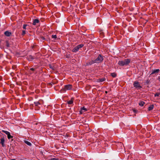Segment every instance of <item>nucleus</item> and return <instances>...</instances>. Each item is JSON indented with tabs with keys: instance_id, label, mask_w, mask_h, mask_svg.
<instances>
[{
	"instance_id": "nucleus-18",
	"label": "nucleus",
	"mask_w": 160,
	"mask_h": 160,
	"mask_svg": "<svg viewBox=\"0 0 160 160\" xmlns=\"http://www.w3.org/2000/svg\"><path fill=\"white\" fill-rule=\"evenodd\" d=\"M145 104L144 102L143 101H141L139 103V105L141 106H143Z\"/></svg>"
},
{
	"instance_id": "nucleus-38",
	"label": "nucleus",
	"mask_w": 160,
	"mask_h": 160,
	"mask_svg": "<svg viewBox=\"0 0 160 160\" xmlns=\"http://www.w3.org/2000/svg\"><path fill=\"white\" fill-rule=\"evenodd\" d=\"M11 160H16V159H11Z\"/></svg>"
},
{
	"instance_id": "nucleus-25",
	"label": "nucleus",
	"mask_w": 160,
	"mask_h": 160,
	"mask_svg": "<svg viewBox=\"0 0 160 160\" xmlns=\"http://www.w3.org/2000/svg\"><path fill=\"white\" fill-rule=\"evenodd\" d=\"M26 34V31L25 30H22V35L23 36L24 35Z\"/></svg>"
},
{
	"instance_id": "nucleus-4",
	"label": "nucleus",
	"mask_w": 160,
	"mask_h": 160,
	"mask_svg": "<svg viewBox=\"0 0 160 160\" xmlns=\"http://www.w3.org/2000/svg\"><path fill=\"white\" fill-rule=\"evenodd\" d=\"M83 46L84 45L83 44L78 45L73 48L72 50V52H76L79 50L80 48H82Z\"/></svg>"
},
{
	"instance_id": "nucleus-22",
	"label": "nucleus",
	"mask_w": 160,
	"mask_h": 160,
	"mask_svg": "<svg viewBox=\"0 0 160 160\" xmlns=\"http://www.w3.org/2000/svg\"><path fill=\"white\" fill-rule=\"evenodd\" d=\"M81 109L82 110H84L85 111H87V109L85 108L84 107H81Z\"/></svg>"
},
{
	"instance_id": "nucleus-16",
	"label": "nucleus",
	"mask_w": 160,
	"mask_h": 160,
	"mask_svg": "<svg viewBox=\"0 0 160 160\" xmlns=\"http://www.w3.org/2000/svg\"><path fill=\"white\" fill-rule=\"evenodd\" d=\"M154 108L153 105H151L148 108V111H150L153 109Z\"/></svg>"
},
{
	"instance_id": "nucleus-17",
	"label": "nucleus",
	"mask_w": 160,
	"mask_h": 160,
	"mask_svg": "<svg viewBox=\"0 0 160 160\" xmlns=\"http://www.w3.org/2000/svg\"><path fill=\"white\" fill-rule=\"evenodd\" d=\"M106 80V79L105 78H100L98 79V82H102L103 81H105Z\"/></svg>"
},
{
	"instance_id": "nucleus-7",
	"label": "nucleus",
	"mask_w": 160,
	"mask_h": 160,
	"mask_svg": "<svg viewBox=\"0 0 160 160\" xmlns=\"http://www.w3.org/2000/svg\"><path fill=\"white\" fill-rule=\"evenodd\" d=\"M27 59L29 61H32L35 58V57L34 56H33L31 55H29L27 57Z\"/></svg>"
},
{
	"instance_id": "nucleus-26",
	"label": "nucleus",
	"mask_w": 160,
	"mask_h": 160,
	"mask_svg": "<svg viewBox=\"0 0 160 160\" xmlns=\"http://www.w3.org/2000/svg\"><path fill=\"white\" fill-rule=\"evenodd\" d=\"M12 69H13V70H15L16 69V68H17V67L16 65H13L12 66Z\"/></svg>"
},
{
	"instance_id": "nucleus-21",
	"label": "nucleus",
	"mask_w": 160,
	"mask_h": 160,
	"mask_svg": "<svg viewBox=\"0 0 160 160\" xmlns=\"http://www.w3.org/2000/svg\"><path fill=\"white\" fill-rule=\"evenodd\" d=\"M6 45L7 47H10L8 41H6Z\"/></svg>"
},
{
	"instance_id": "nucleus-12",
	"label": "nucleus",
	"mask_w": 160,
	"mask_h": 160,
	"mask_svg": "<svg viewBox=\"0 0 160 160\" xmlns=\"http://www.w3.org/2000/svg\"><path fill=\"white\" fill-rule=\"evenodd\" d=\"M39 20L38 19H35L33 21L32 24L33 25H35L36 23H38L39 22Z\"/></svg>"
},
{
	"instance_id": "nucleus-29",
	"label": "nucleus",
	"mask_w": 160,
	"mask_h": 160,
	"mask_svg": "<svg viewBox=\"0 0 160 160\" xmlns=\"http://www.w3.org/2000/svg\"><path fill=\"white\" fill-rule=\"evenodd\" d=\"M27 26V24H24L23 26V28L24 29H26V27Z\"/></svg>"
},
{
	"instance_id": "nucleus-30",
	"label": "nucleus",
	"mask_w": 160,
	"mask_h": 160,
	"mask_svg": "<svg viewBox=\"0 0 160 160\" xmlns=\"http://www.w3.org/2000/svg\"><path fill=\"white\" fill-rule=\"evenodd\" d=\"M51 160H58V158H53L51 159Z\"/></svg>"
},
{
	"instance_id": "nucleus-11",
	"label": "nucleus",
	"mask_w": 160,
	"mask_h": 160,
	"mask_svg": "<svg viewBox=\"0 0 160 160\" xmlns=\"http://www.w3.org/2000/svg\"><path fill=\"white\" fill-rule=\"evenodd\" d=\"M160 71L159 69H157L153 70L152 71V72L151 74H152L155 73H158Z\"/></svg>"
},
{
	"instance_id": "nucleus-33",
	"label": "nucleus",
	"mask_w": 160,
	"mask_h": 160,
	"mask_svg": "<svg viewBox=\"0 0 160 160\" xmlns=\"http://www.w3.org/2000/svg\"><path fill=\"white\" fill-rule=\"evenodd\" d=\"M66 58H69L70 55L69 54L66 55Z\"/></svg>"
},
{
	"instance_id": "nucleus-34",
	"label": "nucleus",
	"mask_w": 160,
	"mask_h": 160,
	"mask_svg": "<svg viewBox=\"0 0 160 160\" xmlns=\"http://www.w3.org/2000/svg\"><path fill=\"white\" fill-rule=\"evenodd\" d=\"M82 113H83L82 110L81 109V110L80 111V113L81 114H82Z\"/></svg>"
},
{
	"instance_id": "nucleus-24",
	"label": "nucleus",
	"mask_w": 160,
	"mask_h": 160,
	"mask_svg": "<svg viewBox=\"0 0 160 160\" xmlns=\"http://www.w3.org/2000/svg\"><path fill=\"white\" fill-rule=\"evenodd\" d=\"M159 95H160V93H157L155 94L154 96L155 97H157V96L158 97V96H159Z\"/></svg>"
},
{
	"instance_id": "nucleus-15",
	"label": "nucleus",
	"mask_w": 160,
	"mask_h": 160,
	"mask_svg": "<svg viewBox=\"0 0 160 160\" xmlns=\"http://www.w3.org/2000/svg\"><path fill=\"white\" fill-rule=\"evenodd\" d=\"M117 146H118V147H120L121 148H122V147L124 146L123 144L121 142H118V143Z\"/></svg>"
},
{
	"instance_id": "nucleus-10",
	"label": "nucleus",
	"mask_w": 160,
	"mask_h": 160,
	"mask_svg": "<svg viewBox=\"0 0 160 160\" xmlns=\"http://www.w3.org/2000/svg\"><path fill=\"white\" fill-rule=\"evenodd\" d=\"M5 35L7 37H9L12 35V33L8 31H6L4 33Z\"/></svg>"
},
{
	"instance_id": "nucleus-1",
	"label": "nucleus",
	"mask_w": 160,
	"mask_h": 160,
	"mask_svg": "<svg viewBox=\"0 0 160 160\" xmlns=\"http://www.w3.org/2000/svg\"><path fill=\"white\" fill-rule=\"evenodd\" d=\"M131 60L127 58L122 60H120L118 62V64L119 66H123L128 65L130 62Z\"/></svg>"
},
{
	"instance_id": "nucleus-40",
	"label": "nucleus",
	"mask_w": 160,
	"mask_h": 160,
	"mask_svg": "<svg viewBox=\"0 0 160 160\" xmlns=\"http://www.w3.org/2000/svg\"><path fill=\"white\" fill-rule=\"evenodd\" d=\"M136 111V110H133V111H134V112H135V111Z\"/></svg>"
},
{
	"instance_id": "nucleus-27",
	"label": "nucleus",
	"mask_w": 160,
	"mask_h": 160,
	"mask_svg": "<svg viewBox=\"0 0 160 160\" xmlns=\"http://www.w3.org/2000/svg\"><path fill=\"white\" fill-rule=\"evenodd\" d=\"M49 67L50 68L52 69V70L54 69V68L53 67L52 65H50Z\"/></svg>"
},
{
	"instance_id": "nucleus-13",
	"label": "nucleus",
	"mask_w": 160,
	"mask_h": 160,
	"mask_svg": "<svg viewBox=\"0 0 160 160\" xmlns=\"http://www.w3.org/2000/svg\"><path fill=\"white\" fill-rule=\"evenodd\" d=\"M73 98H72L71 99V100L68 101V104H71L73 103L74 100Z\"/></svg>"
},
{
	"instance_id": "nucleus-3",
	"label": "nucleus",
	"mask_w": 160,
	"mask_h": 160,
	"mask_svg": "<svg viewBox=\"0 0 160 160\" xmlns=\"http://www.w3.org/2000/svg\"><path fill=\"white\" fill-rule=\"evenodd\" d=\"M103 56L101 54H99L98 57L95 59L96 63H100L102 62L103 60Z\"/></svg>"
},
{
	"instance_id": "nucleus-31",
	"label": "nucleus",
	"mask_w": 160,
	"mask_h": 160,
	"mask_svg": "<svg viewBox=\"0 0 160 160\" xmlns=\"http://www.w3.org/2000/svg\"><path fill=\"white\" fill-rule=\"evenodd\" d=\"M150 82V81L148 80L146 81V83L147 84H148Z\"/></svg>"
},
{
	"instance_id": "nucleus-28",
	"label": "nucleus",
	"mask_w": 160,
	"mask_h": 160,
	"mask_svg": "<svg viewBox=\"0 0 160 160\" xmlns=\"http://www.w3.org/2000/svg\"><path fill=\"white\" fill-rule=\"evenodd\" d=\"M35 69L33 68H32L30 69L29 72H30V71H34L35 70Z\"/></svg>"
},
{
	"instance_id": "nucleus-9",
	"label": "nucleus",
	"mask_w": 160,
	"mask_h": 160,
	"mask_svg": "<svg viewBox=\"0 0 160 160\" xmlns=\"http://www.w3.org/2000/svg\"><path fill=\"white\" fill-rule=\"evenodd\" d=\"M1 141L0 142V143L2 145V147H4L5 145L4 144V142H5V139L4 137L2 138L1 139Z\"/></svg>"
},
{
	"instance_id": "nucleus-14",
	"label": "nucleus",
	"mask_w": 160,
	"mask_h": 160,
	"mask_svg": "<svg viewBox=\"0 0 160 160\" xmlns=\"http://www.w3.org/2000/svg\"><path fill=\"white\" fill-rule=\"evenodd\" d=\"M24 142H25V143H26V144H27V145L29 146H31L32 144V143L28 142V141H26V140H24Z\"/></svg>"
},
{
	"instance_id": "nucleus-5",
	"label": "nucleus",
	"mask_w": 160,
	"mask_h": 160,
	"mask_svg": "<svg viewBox=\"0 0 160 160\" xmlns=\"http://www.w3.org/2000/svg\"><path fill=\"white\" fill-rule=\"evenodd\" d=\"M134 87L137 89H140L142 88L139 82L137 81L134 82L133 84Z\"/></svg>"
},
{
	"instance_id": "nucleus-39",
	"label": "nucleus",
	"mask_w": 160,
	"mask_h": 160,
	"mask_svg": "<svg viewBox=\"0 0 160 160\" xmlns=\"http://www.w3.org/2000/svg\"><path fill=\"white\" fill-rule=\"evenodd\" d=\"M37 124H38V123H35V125H37Z\"/></svg>"
},
{
	"instance_id": "nucleus-32",
	"label": "nucleus",
	"mask_w": 160,
	"mask_h": 160,
	"mask_svg": "<svg viewBox=\"0 0 160 160\" xmlns=\"http://www.w3.org/2000/svg\"><path fill=\"white\" fill-rule=\"evenodd\" d=\"M41 38L42 39V40H44L45 39V38H44V37H43V36H42L41 37Z\"/></svg>"
},
{
	"instance_id": "nucleus-37",
	"label": "nucleus",
	"mask_w": 160,
	"mask_h": 160,
	"mask_svg": "<svg viewBox=\"0 0 160 160\" xmlns=\"http://www.w3.org/2000/svg\"><path fill=\"white\" fill-rule=\"evenodd\" d=\"M28 68V67H27V68H25V69H26V70H27V69Z\"/></svg>"
},
{
	"instance_id": "nucleus-6",
	"label": "nucleus",
	"mask_w": 160,
	"mask_h": 160,
	"mask_svg": "<svg viewBox=\"0 0 160 160\" xmlns=\"http://www.w3.org/2000/svg\"><path fill=\"white\" fill-rule=\"evenodd\" d=\"M2 131L7 135L8 138V139H9L13 138V137L11 135L10 133L9 132L4 130H2Z\"/></svg>"
},
{
	"instance_id": "nucleus-2",
	"label": "nucleus",
	"mask_w": 160,
	"mask_h": 160,
	"mask_svg": "<svg viewBox=\"0 0 160 160\" xmlns=\"http://www.w3.org/2000/svg\"><path fill=\"white\" fill-rule=\"evenodd\" d=\"M72 88V85L71 84H68L65 85L64 88H62L60 91L61 93L65 92L66 90H69Z\"/></svg>"
},
{
	"instance_id": "nucleus-23",
	"label": "nucleus",
	"mask_w": 160,
	"mask_h": 160,
	"mask_svg": "<svg viewBox=\"0 0 160 160\" xmlns=\"http://www.w3.org/2000/svg\"><path fill=\"white\" fill-rule=\"evenodd\" d=\"M57 37L56 35H52V38H53L56 39V38Z\"/></svg>"
},
{
	"instance_id": "nucleus-8",
	"label": "nucleus",
	"mask_w": 160,
	"mask_h": 160,
	"mask_svg": "<svg viewBox=\"0 0 160 160\" xmlns=\"http://www.w3.org/2000/svg\"><path fill=\"white\" fill-rule=\"evenodd\" d=\"M96 63V62H95V60H92L89 62H88L86 63V65L87 66H88L89 65H92L93 63Z\"/></svg>"
},
{
	"instance_id": "nucleus-41",
	"label": "nucleus",
	"mask_w": 160,
	"mask_h": 160,
	"mask_svg": "<svg viewBox=\"0 0 160 160\" xmlns=\"http://www.w3.org/2000/svg\"><path fill=\"white\" fill-rule=\"evenodd\" d=\"M159 90H160V88L159 89Z\"/></svg>"
},
{
	"instance_id": "nucleus-35",
	"label": "nucleus",
	"mask_w": 160,
	"mask_h": 160,
	"mask_svg": "<svg viewBox=\"0 0 160 160\" xmlns=\"http://www.w3.org/2000/svg\"><path fill=\"white\" fill-rule=\"evenodd\" d=\"M158 79L159 80V81H160V76L158 77Z\"/></svg>"
},
{
	"instance_id": "nucleus-36",
	"label": "nucleus",
	"mask_w": 160,
	"mask_h": 160,
	"mask_svg": "<svg viewBox=\"0 0 160 160\" xmlns=\"http://www.w3.org/2000/svg\"><path fill=\"white\" fill-rule=\"evenodd\" d=\"M105 93H106L107 94V93H108V92H107V91H106L105 92Z\"/></svg>"
},
{
	"instance_id": "nucleus-19",
	"label": "nucleus",
	"mask_w": 160,
	"mask_h": 160,
	"mask_svg": "<svg viewBox=\"0 0 160 160\" xmlns=\"http://www.w3.org/2000/svg\"><path fill=\"white\" fill-rule=\"evenodd\" d=\"M111 76L113 78H115L117 76V74L114 72L111 73Z\"/></svg>"
},
{
	"instance_id": "nucleus-20",
	"label": "nucleus",
	"mask_w": 160,
	"mask_h": 160,
	"mask_svg": "<svg viewBox=\"0 0 160 160\" xmlns=\"http://www.w3.org/2000/svg\"><path fill=\"white\" fill-rule=\"evenodd\" d=\"M34 103L35 105V106H38L39 105H40V104L39 102H34Z\"/></svg>"
}]
</instances>
